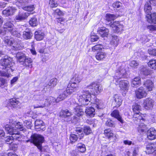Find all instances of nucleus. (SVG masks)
<instances>
[{"label":"nucleus","instance_id":"f257e3e1","mask_svg":"<svg viewBox=\"0 0 156 156\" xmlns=\"http://www.w3.org/2000/svg\"><path fill=\"white\" fill-rule=\"evenodd\" d=\"M132 108L134 113L133 117L134 122L135 123L137 122H140L137 129L139 133H142L146 130L147 128L146 125L142 122L144 121L143 115H141V114L139 112L141 110V107L137 104L135 103L132 106Z\"/></svg>","mask_w":156,"mask_h":156},{"label":"nucleus","instance_id":"f03ea898","mask_svg":"<svg viewBox=\"0 0 156 156\" xmlns=\"http://www.w3.org/2000/svg\"><path fill=\"white\" fill-rule=\"evenodd\" d=\"M1 64L5 67V71L0 70V76L9 78L10 76L11 72L13 71V66L14 63L12 62V59L10 57H5L1 60Z\"/></svg>","mask_w":156,"mask_h":156},{"label":"nucleus","instance_id":"7ed1b4c3","mask_svg":"<svg viewBox=\"0 0 156 156\" xmlns=\"http://www.w3.org/2000/svg\"><path fill=\"white\" fill-rule=\"evenodd\" d=\"M3 41L4 43L9 46H12L14 50L20 49L21 47V41L17 38H13L9 36H5L3 37Z\"/></svg>","mask_w":156,"mask_h":156},{"label":"nucleus","instance_id":"20e7f679","mask_svg":"<svg viewBox=\"0 0 156 156\" xmlns=\"http://www.w3.org/2000/svg\"><path fill=\"white\" fill-rule=\"evenodd\" d=\"M82 94L79 95L77 98L79 101L82 105H90L91 103L90 102L91 95L88 90L84 91L83 90Z\"/></svg>","mask_w":156,"mask_h":156},{"label":"nucleus","instance_id":"39448f33","mask_svg":"<svg viewBox=\"0 0 156 156\" xmlns=\"http://www.w3.org/2000/svg\"><path fill=\"white\" fill-rule=\"evenodd\" d=\"M30 141L37 147L40 150L42 149L41 144L44 140V137L41 135L34 134L30 137Z\"/></svg>","mask_w":156,"mask_h":156},{"label":"nucleus","instance_id":"423d86ee","mask_svg":"<svg viewBox=\"0 0 156 156\" xmlns=\"http://www.w3.org/2000/svg\"><path fill=\"white\" fill-rule=\"evenodd\" d=\"M114 79V81L115 82L116 85H119V87L122 90L127 91L128 90L129 84V82L126 80H122L120 79Z\"/></svg>","mask_w":156,"mask_h":156},{"label":"nucleus","instance_id":"0eeeda50","mask_svg":"<svg viewBox=\"0 0 156 156\" xmlns=\"http://www.w3.org/2000/svg\"><path fill=\"white\" fill-rule=\"evenodd\" d=\"M72 115V113L66 109L62 110L59 113L60 116L64 118L63 120L65 121L69 122H72V118L71 117Z\"/></svg>","mask_w":156,"mask_h":156},{"label":"nucleus","instance_id":"6e6552de","mask_svg":"<svg viewBox=\"0 0 156 156\" xmlns=\"http://www.w3.org/2000/svg\"><path fill=\"white\" fill-rule=\"evenodd\" d=\"M109 25L112 27L114 32L119 33L123 30V26L122 24L118 21H115L112 23L111 22L109 23Z\"/></svg>","mask_w":156,"mask_h":156},{"label":"nucleus","instance_id":"1a4fd4ad","mask_svg":"<svg viewBox=\"0 0 156 156\" xmlns=\"http://www.w3.org/2000/svg\"><path fill=\"white\" fill-rule=\"evenodd\" d=\"M45 101L44 102V104L39 105L38 106L37 105L34 106V108H43L45 106H48L51 104L52 102H58L59 100L58 98L55 99L52 97H49L46 98L45 99Z\"/></svg>","mask_w":156,"mask_h":156},{"label":"nucleus","instance_id":"9d476101","mask_svg":"<svg viewBox=\"0 0 156 156\" xmlns=\"http://www.w3.org/2000/svg\"><path fill=\"white\" fill-rule=\"evenodd\" d=\"M126 74V71L125 68L123 66H121L116 71L115 76L114 77V79H116V78H117V79H120L125 77Z\"/></svg>","mask_w":156,"mask_h":156},{"label":"nucleus","instance_id":"9b49d317","mask_svg":"<svg viewBox=\"0 0 156 156\" xmlns=\"http://www.w3.org/2000/svg\"><path fill=\"white\" fill-rule=\"evenodd\" d=\"M70 90L71 91H69L67 88L65 90L64 89L60 90L59 91V96L57 98H58L59 101H60L64 100L68 96L71 94H72V90Z\"/></svg>","mask_w":156,"mask_h":156},{"label":"nucleus","instance_id":"f8f14e48","mask_svg":"<svg viewBox=\"0 0 156 156\" xmlns=\"http://www.w3.org/2000/svg\"><path fill=\"white\" fill-rule=\"evenodd\" d=\"M154 103V100L152 99L149 98H147L144 101V107L147 110H151L153 108Z\"/></svg>","mask_w":156,"mask_h":156},{"label":"nucleus","instance_id":"ddd939ff","mask_svg":"<svg viewBox=\"0 0 156 156\" xmlns=\"http://www.w3.org/2000/svg\"><path fill=\"white\" fill-rule=\"evenodd\" d=\"M87 88L91 90V91L94 92L95 94V92L96 94L99 93L101 90V87L98 84L95 83H93L87 87Z\"/></svg>","mask_w":156,"mask_h":156},{"label":"nucleus","instance_id":"4468645a","mask_svg":"<svg viewBox=\"0 0 156 156\" xmlns=\"http://www.w3.org/2000/svg\"><path fill=\"white\" fill-rule=\"evenodd\" d=\"M135 94L137 98L141 99L146 96L147 92L144 87H141L136 91Z\"/></svg>","mask_w":156,"mask_h":156},{"label":"nucleus","instance_id":"2eb2a0df","mask_svg":"<svg viewBox=\"0 0 156 156\" xmlns=\"http://www.w3.org/2000/svg\"><path fill=\"white\" fill-rule=\"evenodd\" d=\"M146 152L147 154H151L154 153L156 155V145L153 143L148 144L146 146Z\"/></svg>","mask_w":156,"mask_h":156},{"label":"nucleus","instance_id":"dca6fc26","mask_svg":"<svg viewBox=\"0 0 156 156\" xmlns=\"http://www.w3.org/2000/svg\"><path fill=\"white\" fill-rule=\"evenodd\" d=\"M30 13L28 12H20L15 17V20L18 21H22L27 19L30 15Z\"/></svg>","mask_w":156,"mask_h":156},{"label":"nucleus","instance_id":"f3484780","mask_svg":"<svg viewBox=\"0 0 156 156\" xmlns=\"http://www.w3.org/2000/svg\"><path fill=\"white\" fill-rule=\"evenodd\" d=\"M16 9L13 7H9L3 11L2 14L6 16L12 15L16 11Z\"/></svg>","mask_w":156,"mask_h":156},{"label":"nucleus","instance_id":"a211bd4d","mask_svg":"<svg viewBox=\"0 0 156 156\" xmlns=\"http://www.w3.org/2000/svg\"><path fill=\"white\" fill-rule=\"evenodd\" d=\"M20 104V102L15 98H12L9 99L8 101V105L12 108H16L18 107Z\"/></svg>","mask_w":156,"mask_h":156},{"label":"nucleus","instance_id":"6ab92c4d","mask_svg":"<svg viewBox=\"0 0 156 156\" xmlns=\"http://www.w3.org/2000/svg\"><path fill=\"white\" fill-rule=\"evenodd\" d=\"M98 33L102 37H107L109 33V30L105 27H101L98 28Z\"/></svg>","mask_w":156,"mask_h":156},{"label":"nucleus","instance_id":"aec40b11","mask_svg":"<svg viewBox=\"0 0 156 156\" xmlns=\"http://www.w3.org/2000/svg\"><path fill=\"white\" fill-rule=\"evenodd\" d=\"M14 27V26L10 21H7L3 25V28L4 31L5 33V32L7 31L8 32L11 31L13 28Z\"/></svg>","mask_w":156,"mask_h":156},{"label":"nucleus","instance_id":"412c9836","mask_svg":"<svg viewBox=\"0 0 156 156\" xmlns=\"http://www.w3.org/2000/svg\"><path fill=\"white\" fill-rule=\"evenodd\" d=\"M146 18L148 23L156 24V13H153L151 14H147Z\"/></svg>","mask_w":156,"mask_h":156},{"label":"nucleus","instance_id":"4be33fe9","mask_svg":"<svg viewBox=\"0 0 156 156\" xmlns=\"http://www.w3.org/2000/svg\"><path fill=\"white\" fill-rule=\"evenodd\" d=\"M147 135L149 139L154 140L156 138V131L154 128H150L147 131Z\"/></svg>","mask_w":156,"mask_h":156},{"label":"nucleus","instance_id":"5701e85b","mask_svg":"<svg viewBox=\"0 0 156 156\" xmlns=\"http://www.w3.org/2000/svg\"><path fill=\"white\" fill-rule=\"evenodd\" d=\"M104 133L108 139L113 138L115 140L117 138L116 135L114 134L110 129H105L104 131Z\"/></svg>","mask_w":156,"mask_h":156},{"label":"nucleus","instance_id":"b1692460","mask_svg":"<svg viewBox=\"0 0 156 156\" xmlns=\"http://www.w3.org/2000/svg\"><path fill=\"white\" fill-rule=\"evenodd\" d=\"M143 85L146 88V90L148 91H152L154 87V83L150 80H147L145 81Z\"/></svg>","mask_w":156,"mask_h":156},{"label":"nucleus","instance_id":"393cba45","mask_svg":"<svg viewBox=\"0 0 156 156\" xmlns=\"http://www.w3.org/2000/svg\"><path fill=\"white\" fill-rule=\"evenodd\" d=\"M5 129L7 133L10 134L12 135L13 133L16 134L17 133V129L13 126H12L10 125L7 124L5 126Z\"/></svg>","mask_w":156,"mask_h":156},{"label":"nucleus","instance_id":"a878e982","mask_svg":"<svg viewBox=\"0 0 156 156\" xmlns=\"http://www.w3.org/2000/svg\"><path fill=\"white\" fill-rule=\"evenodd\" d=\"M111 115L112 117H114L117 119L121 123H124V120L120 115L119 112L118 110H114L112 112Z\"/></svg>","mask_w":156,"mask_h":156},{"label":"nucleus","instance_id":"bb28decb","mask_svg":"<svg viewBox=\"0 0 156 156\" xmlns=\"http://www.w3.org/2000/svg\"><path fill=\"white\" fill-rule=\"evenodd\" d=\"M115 105V107H118L121 105L122 102V98L118 94H115L113 97Z\"/></svg>","mask_w":156,"mask_h":156},{"label":"nucleus","instance_id":"cd10ccee","mask_svg":"<svg viewBox=\"0 0 156 156\" xmlns=\"http://www.w3.org/2000/svg\"><path fill=\"white\" fill-rule=\"evenodd\" d=\"M77 83L71 82L70 80L66 88L69 91L72 90V94L78 88Z\"/></svg>","mask_w":156,"mask_h":156},{"label":"nucleus","instance_id":"c85d7f7f","mask_svg":"<svg viewBox=\"0 0 156 156\" xmlns=\"http://www.w3.org/2000/svg\"><path fill=\"white\" fill-rule=\"evenodd\" d=\"M82 107V106L80 105L76 106L74 109L75 114L78 116L83 115L84 113V112Z\"/></svg>","mask_w":156,"mask_h":156},{"label":"nucleus","instance_id":"c756f323","mask_svg":"<svg viewBox=\"0 0 156 156\" xmlns=\"http://www.w3.org/2000/svg\"><path fill=\"white\" fill-rule=\"evenodd\" d=\"M141 79L140 77H136L132 79L131 82V85L132 87H134L137 85L141 84Z\"/></svg>","mask_w":156,"mask_h":156},{"label":"nucleus","instance_id":"7c9ffc66","mask_svg":"<svg viewBox=\"0 0 156 156\" xmlns=\"http://www.w3.org/2000/svg\"><path fill=\"white\" fill-rule=\"evenodd\" d=\"M107 57V54L105 52L100 51L97 53L95 57L98 61L103 60Z\"/></svg>","mask_w":156,"mask_h":156},{"label":"nucleus","instance_id":"2f4dec72","mask_svg":"<svg viewBox=\"0 0 156 156\" xmlns=\"http://www.w3.org/2000/svg\"><path fill=\"white\" fill-rule=\"evenodd\" d=\"M85 112L87 115L93 117L95 114V110L94 108L90 107L86 109Z\"/></svg>","mask_w":156,"mask_h":156},{"label":"nucleus","instance_id":"473e14b6","mask_svg":"<svg viewBox=\"0 0 156 156\" xmlns=\"http://www.w3.org/2000/svg\"><path fill=\"white\" fill-rule=\"evenodd\" d=\"M44 36V33L41 31H36L35 33V38L37 41L42 40Z\"/></svg>","mask_w":156,"mask_h":156},{"label":"nucleus","instance_id":"72a5a7b5","mask_svg":"<svg viewBox=\"0 0 156 156\" xmlns=\"http://www.w3.org/2000/svg\"><path fill=\"white\" fill-rule=\"evenodd\" d=\"M35 126L36 129H44V123L43 121L39 119L36 120L35 122Z\"/></svg>","mask_w":156,"mask_h":156},{"label":"nucleus","instance_id":"f704fd0d","mask_svg":"<svg viewBox=\"0 0 156 156\" xmlns=\"http://www.w3.org/2000/svg\"><path fill=\"white\" fill-rule=\"evenodd\" d=\"M33 36L32 33L29 30L27 29L23 33V37L25 39L31 38Z\"/></svg>","mask_w":156,"mask_h":156},{"label":"nucleus","instance_id":"c9c22d12","mask_svg":"<svg viewBox=\"0 0 156 156\" xmlns=\"http://www.w3.org/2000/svg\"><path fill=\"white\" fill-rule=\"evenodd\" d=\"M119 39L117 36L114 35L110 42L111 44L115 47H116L118 44Z\"/></svg>","mask_w":156,"mask_h":156},{"label":"nucleus","instance_id":"e433bc0d","mask_svg":"<svg viewBox=\"0 0 156 156\" xmlns=\"http://www.w3.org/2000/svg\"><path fill=\"white\" fill-rule=\"evenodd\" d=\"M78 151L81 153H84L86 151L85 145L82 143H78L76 145Z\"/></svg>","mask_w":156,"mask_h":156},{"label":"nucleus","instance_id":"4c0bfd02","mask_svg":"<svg viewBox=\"0 0 156 156\" xmlns=\"http://www.w3.org/2000/svg\"><path fill=\"white\" fill-rule=\"evenodd\" d=\"M81 79L80 77L78 74H75L71 79V82L78 83H79L81 81Z\"/></svg>","mask_w":156,"mask_h":156},{"label":"nucleus","instance_id":"58836bf2","mask_svg":"<svg viewBox=\"0 0 156 156\" xmlns=\"http://www.w3.org/2000/svg\"><path fill=\"white\" fill-rule=\"evenodd\" d=\"M16 56L20 62H23L27 57L24 54L20 52L17 53Z\"/></svg>","mask_w":156,"mask_h":156},{"label":"nucleus","instance_id":"ea45409f","mask_svg":"<svg viewBox=\"0 0 156 156\" xmlns=\"http://www.w3.org/2000/svg\"><path fill=\"white\" fill-rule=\"evenodd\" d=\"M23 65L29 68H31L32 67V60L30 58H26L23 62Z\"/></svg>","mask_w":156,"mask_h":156},{"label":"nucleus","instance_id":"a19ab883","mask_svg":"<svg viewBox=\"0 0 156 156\" xmlns=\"http://www.w3.org/2000/svg\"><path fill=\"white\" fill-rule=\"evenodd\" d=\"M150 2H147L144 5V11L147 14L150 13L152 8Z\"/></svg>","mask_w":156,"mask_h":156},{"label":"nucleus","instance_id":"79ce46f5","mask_svg":"<svg viewBox=\"0 0 156 156\" xmlns=\"http://www.w3.org/2000/svg\"><path fill=\"white\" fill-rule=\"evenodd\" d=\"M83 129L80 127L76 128L75 129L76 133L78 135L80 139L83 137L84 134L83 132Z\"/></svg>","mask_w":156,"mask_h":156},{"label":"nucleus","instance_id":"37998d69","mask_svg":"<svg viewBox=\"0 0 156 156\" xmlns=\"http://www.w3.org/2000/svg\"><path fill=\"white\" fill-rule=\"evenodd\" d=\"M148 65L151 68L156 69V60L151 59L148 62Z\"/></svg>","mask_w":156,"mask_h":156},{"label":"nucleus","instance_id":"c03bdc74","mask_svg":"<svg viewBox=\"0 0 156 156\" xmlns=\"http://www.w3.org/2000/svg\"><path fill=\"white\" fill-rule=\"evenodd\" d=\"M95 105L98 109H101L103 108V104L102 101L98 99H96Z\"/></svg>","mask_w":156,"mask_h":156},{"label":"nucleus","instance_id":"a18cd8bd","mask_svg":"<svg viewBox=\"0 0 156 156\" xmlns=\"http://www.w3.org/2000/svg\"><path fill=\"white\" fill-rule=\"evenodd\" d=\"M45 98H46V97L44 94L36 95H34L33 98L35 101H42L45 99Z\"/></svg>","mask_w":156,"mask_h":156},{"label":"nucleus","instance_id":"49530a36","mask_svg":"<svg viewBox=\"0 0 156 156\" xmlns=\"http://www.w3.org/2000/svg\"><path fill=\"white\" fill-rule=\"evenodd\" d=\"M105 125L109 127H114L115 125V123L112 120L108 119L105 122Z\"/></svg>","mask_w":156,"mask_h":156},{"label":"nucleus","instance_id":"de8ad7c7","mask_svg":"<svg viewBox=\"0 0 156 156\" xmlns=\"http://www.w3.org/2000/svg\"><path fill=\"white\" fill-rule=\"evenodd\" d=\"M83 129L84 133L86 135H88L92 133L91 129L89 126H84Z\"/></svg>","mask_w":156,"mask_h":156},{"label":"nucleus","instance_id":"09e8293b","mask_svg":"<svg viewBox=\"0 0 156 156\" xmlns=\"http://www.w3.org/2000/svg\"><path fill=\"white\" fill-rule=\"evenodd\" d=\"M15 126V128L16 129H17L18 130L19 129L20 131H23L24 132L26 131L25 129L23 127L22 123L20 122H17Z\"/></svg>","mask_w":156,"mask_h":156},{"label":"nucleus","instance_id":"8fccbe9b","mask_svg":"<svg viewBox=\"0 0 156 156\" xmlns=\"http://www.w3.org/2000/svg\"><path fill=\"white\" fill-rule=\"evenodd\" d=\"M116 18L115 16L112 14L110 13L107 14L106 16V20L108 22L114 20Z\"/></svg>","mask_w":156,"mask_h":156},{"label":"nucleus","instance_id":"3c124183","mask_svg":"<svg viewBox=\"0 0 156 156\" xmlns=\"http://www.w3.org/2000/svg\"><path fill=\"white\" fill-rule=\"evenodd\" d=\"M29 24L32 27L36 26L38 24L37 18L34 17L31 18L29 21Z\"/></svg>","mask_w":156,"mask_h":156},{"label":"nucleus","instance_id":"603ef678","mask_svg":"<svg viewBox=\"0 0 156 156\" xmlns=\"http://www.w3.org/2000/svg\"><path fill=\"white\" fill-rule=\"evenodd\" d=\"M77 135L74 134H71L70 136L69 139L70 142L73 144L75 143L78 139Z\"/></svg>","mask_w":156,"mask_h":156},{"label":"nucleus","instance_id":"864d4df0","mask_svg":"<svg viewBox=\"0 0 156 156\" xmlns=\"http://www.w3.org/2000/svg\"><path fill=\"white\" fill-rule=\"evenodd\" d=\"M102 48H103V47L102 44H99L92 47V51L95 52L98 50H101Z\"/></svg>","mask_w":156,"mask_h":156},{"label":"nucleus","instance_id":"5fc2aeb1","mask_svg":"<svg viewBox=\"0 0 156 156\" xmlns=\"http://www.w3.org/2000/svg\"><path fill=\"white\" fill-rule=\"evenodd\" d=\"M49 4L51 8H55L57 7L58 5L57 2L54 0H50Z\"/></svg>","mask_w":156,"mask_h":156},{"label":"nucleus","instance_id":"6e6d98bb","mask_svg":"<svg viewBox=\"0 0 156 156\" xmlns=\"http://www.w3.org/2000/svg\"><path fill=\"white\" fill-rule=\"evenodd\" d=\"M22 8L23 9L29 12L32 11L34 9V6L33 5H30L25 7H22Z\"/></svg>","mask_w":156,"mask_h":156},{"label":"nucleus","instance_id":"4d7b16f0","mask_svg":"<svg viewBox=\"0 0 156 156\" xmlns=\"http://www.w3.org/2000/svg\"><path fill=\"white\" fill-rule=\"evenodd\" d=\"M17 133L15 134L13 133L12 135V137L13 140H18L19 141L21 138V136L18 131V130H17Z\"/></svg>","mask_w":156,"mask_h":156},{"label":"nucleus","instance_id":"13d9d810","mask_svg":"<svg viewBox=\"0 0 156 156\" xmlns=\"http://www.w3.org/2000/svg\"><path fill=\"white\" fill-rule=\"evenodd\" d=\"M57 79L56 78H54L51 80L49 83L51 86L52 87L55 86L57 85Z\"/></svg>","mask_w":156,"mask_h":156},{"label":"nucleus","instance_id":"bf43d9fd","mask_svg":"<svg viewBox=\"0 0 156 156\" xmlns=\"http://www.w3.org/2000/svg\"><path fill=\"white\" fill-rule=\"evenodd\" d=\"M112 6L115 8H119L122 5V3L119 2H116L112 4Z\"/></svg>","mask_w":156,"mask_h":156},{"label":"nucleus","instance_id":"052dcab7","mask_svg":"<svg viewBox=\"0 0 156 156\" xmlns=\"http://www.w3.org/2000/svg\"><path fill=\"white\" fill-rule=\"evenodd\" d=\"M5 141L7 144H10L12 142V141L13 140L12 136H7L5 138Z\"/></svg>","mask_w":156,"mask_h":156},{"label":"nucleus","instance_id":"680f3d73","mask_svg":"<svg viewBox=\"0 0 156 156\" xmlns=\"http://www.w3.org/2000/svg\"><path fill=\"white\" fill-rule=\"evenodd\" d=\"M12 35L16 37H18L20 36V34L18 33L17 31L14 28V27L13 28L12 30H11V31H9Z\"/></svg>","mask_w":156,"mask_h":156},{"label":"nucleus","instance_id":"e2e57ef3","mask_svg":"<svg viewBox=\"0 0 156 156\" xmlns=\"http://www.w3.org/2000/svg\"><path fill=\"white\" fill-rule=\"evenodd\" d=\"M148 52L150 55L156 56V49H149Z\"/></svg>","mask_w":156,"mask_h":156},{"label":"nucleus","instance_id":"0e129e2a","mask_svg":"<svg viewBox=\"0 0 156 156\" xmlns=\"http://www.w3.org/2000/svg\"><path fill=\"white\" fill-rule=\"evenodd\" d=\"M130 65L132 67H136L138 66L139 63L136 61L133 60L131 62Z\"/></svg>","mask_w":156,"mask_h":156},{"label":"nucleus","instance_id":"69168bd1","mask_svg":"<svg viewBox=\"0 0 156 156\" xmlns=\"http://www.w3.org/2000/svg\"><path fill=\"white\" fill-rule=\"evenodd\" d=\"M99 38V37L96 35H92L91 36L90 40L92 42L97 41Z\"/></svg>","mask_w":156,"mask_h":156},{"label":"nucleus","instance_id":"338daca9","mask_svg":"<svg viewBox=\"0 0 156 156\" xmlns=\"http://www.w3.org/2000/svg\"><path fill=\"white\" fill-rule=\"evenodd\" d=\"M25 125L28 129H30L32 126V123L30 121H25L24 122Z\"/></svg>","mask_w":156,"mask_h":156},{"label":"nucleus","instance_id":"774afa93","mask_svg":"<svg viewBox=\"0 0 156 156\" xmlns=\"http://www.w3.org/2000/svg\"><path fill=\"white\" fill-rule=\"evenodd\" d=\"M147 28L151 31L156 30V25H151L148 26Z\"/></svg>","mask_w":156,"mask_h":156}]
</instances>
